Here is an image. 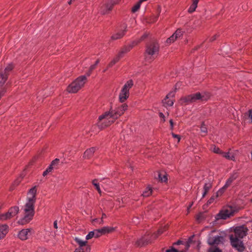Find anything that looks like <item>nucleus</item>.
<instances>
[{"instance_id":"obj_29","label":"nucleus","mask_w":252,"mask_h":252,"mask_svg":"<svg viewBox=\"0 0 252 252\" xmlns=\"http://www.w3.org/2000/svg\"><path fill=\"white\" fill-rule=\"evenodd\" d=\"M184 32L181 29H178L173 34L177 39L183 36Z\"/></svg>"},{"instance_id":"obj_37","label":"nucleus","mask_w":252,"mask_h":252,"mask_svg":"<svg viewBox=\"0 0 252 252\" xmlns=\"http://www.w3.org/2000/svg\"><path fill=\"white\" fill-rule=\"evenodd\" d=\"M159 14H158V15H157L156 16H153L151 17L147 22L150 23H154L157 22Z\"/></svg>"},{"instance_id":"obj_61","label":"nucleus","mask_w":252,"mask_h":252,"mask_svg":"<svg viewBox=\"0 0 252 252\" xmlns=\"http://www.w3.org/2000/svg\"><path fill=\"white\" fill-rule=\"evenodd\" d=\"M68 3H69V4H71V0H70V1L68 2Z\"/></svg>"},{"instance_id":"obj_59","label":"nucleus","mask_w":252,"mask_h":252,"mask_svg":"<svg viewBox=\"0 0 252 252\" xmlns=\"http://www.w3.org/2000/svg\"><path fill=\"white\" fill-rule=\"evenodd\" d=\"M147 0H139V2L141 4L142 2L145 1H147Z\"/></svg>"},{"instance_id":"obj_57","label":"nucleus","mask_w":252,"mask_h":252,"mask_svg":"<svg viewBox=\"0 0 252 252\" xmlns=\"http://www.w3.org/2000/svg\"><path fill=\"white\" fill-rule=\"evenodd\" d=\"M132 47H133V45H132V46L130 47H126V48H124L123 49H126V50H128L129 49V50L128 51V52Z\"/></svg>"},{"instance_id":"obj_23","label":"nucleus","mask_w":252,"mask_h":252,"mask_svg":"<svg viewBox=\"0 0 252 252\" xmlns=\"http://www.w3.org/2000/svg\"><path fill=\"white\" fill-rule=\"evenodd\" d=\"M221 155L227 159L234 161L235 160V155L232 152H222Z\"/></svg>"},{"instance_id":"obj_6","label":"nucleus","mask_w":252,"mask_h":252,"mask_svg":"<svg viewBox=\"0 0 252 252\" xmlns=\"http://www.w3.org/2000/svg\"><path fill=\"white\" fill-rule=\"evenodd\" d=\"M159 45L157 43H152L147 45L145 53V59L149 63L152 62L158 54Z\"/></svg>"},{"instance_id":"obj_50","label":"nucleus","mask_w":252,"mask_h":252,"mask_svg":"<svg viewBox=\"0 0 252 252\" xmlns=\"http://www.w3.org/2000/svg\"><path fill=\"white\" fill-rule=\"evenodd\" d=\"M218 37V34H215L210 38L209 41L212 42V41L215 40Z\"/></svg>"},{"instance_id":"obj_16","label":"nucleus","mask_w":252,"mask_h":252,"mask_svg":"<svg viewBox=\"0 0 252 252\" xmlns=\"http://www.w3.org/2000/svg\"><path fill=\"white\" fill-rule=\"evenodd\" d=\"M128 50L122 49V50L118 53L117 56L115 57L109 63L108 67L113 66L116 63H117L120 59L123 56L124 54L128 52Z\"/></svg>"},{"instance_id":"obj_1","label":"nucleus","mask_w":252,"mask_h":252,"mask_svg":"<svg viewBox=\"0 0 252 252\" xmlns=\"http://www.w3.org/2000/svg\"><path fill=\"white\" fill-rule=\"evenodd\" d=\"M36 187L31 188L27 193V202L24 207V217L18 220V223L24 225L29 223L34 216V205L36 200Z\"/></svg>"},{"instance_id":"obj_45","label":"nucleus","mask_w":252,"mask_h":252,"mask_svg":"<svg viewBox=\"0 0 252 252\" xmlns=\"http://www.w3.org/2000/svg\"><path fill=\"white\" fill-rule=\"evenodd\" d=\"M166 252H186L185 250L179 251L175 249H171L170 250H168L166 251Z\"/></svg>"},{"instance_id":"obj_34","label":"nucleus","mask_w":252,"mask_h":252,"mask_svg":"<svg viewBox=\"0 0 252 252\" xmlns=\"http://www.w3.org/2000/svg\"><path fill=\"white\" fill-rule=\"evenodd\" d=\"M197 6V4L195 3V2H193L192 3V4H191V5L189 6V8L188 9V11L189 13H192L193 12H194L196 7Z\"/></svg>"},{"instance_id":"obj_53","label":"nucleus","mask_w":252,"mask_h":252,"mask_svg":"<svg viewBox=\"0 0 252 252\" xmlns=\"http://www.w3.org/2000/svg\"><path fill=\"white\" fill-rule=\"evenodd\" d=\"M192 204H193L192 203H191L190 205H189V206L188 207L187 215L189 214V210H190V208L191 207Z\"/></svg>"},{"instance_id":"obj_28","label":"nucleus","mask_w":252,"mask_h":252,"mask_svg":"<svg viewBox=\"0 0 252 252\" xmlns=\"http://www.w3.org/2000/svg\"><path fill=\"white\" fill-rule=\"evenodd\" d=\"M99 63V60L98 59L96 61V62L94 64H93L90 66V67L89 68V71L87 73L88 76H89L91 75L93 70H94L96 68L97 65Z\"/></svg>"},{"instance_id":"obj_62","label":"nucleus","mask_w":252,"mask_h":252,"mask_svg":"<svg viewBox=\"0 0 252 252\" xmlns=\"http://www.w3.org/2000/svg\"><path fill=\"white\" fill-rule=\"evenodd\" d=\"M1 207H0V210L1 209Z\"/></svg>"},{"instance_id":"obj_41","label":"nucleus","mask_w":252,"mask_h":252,"mask_svg":"<svg viewBox=\"0 0 252 252\" xmlns=\"http://www.w3.org/2000/svg\"><path fill=\"white\" fill-rule=\"evenodd\" d=\"M201 131L206 134L207 133V128L206 126H205L204 123H203L200 127Z\"/></svg>"},{"instance_id":"obj_42","label":"nucleus","mask_w":252,"mask_h":252,"mask_svg":"<svg viewBox=\"0 0 252 252\" xmlns=\"http://www.w3.org/2000/svg\"><path fill=\"white\" fill-rule=\"evenodd\" d=\"M204 219V215L202 213H200L196 216V219L198 221H201Z\"/></svg>"},{"instance_id":"obj_38","label":"nucleus","mask_w":252,"mask_h":252,"mask_svg":"<svg viewBox=\"0 0 252 252\" xmlns=\"http://www.w3.org/2000/svg\"><path fill=\"white\" fill-rule=\"evenodd\" d=\"M176 40H177V38L174 36L173 34H172L170 37L167 39L166 42L167 44H170L174 42Z\"/></svg>"},{"instance_id":"obj_9","label":"nucleus","mask_w":252,"mask_h":252,"mask_svg":"<svg viewBox=\"0 0 252 252\" xmlns=\"http://www.w3.org/2000/svg\"><path fill=\"white\" fill-rule=\"evenodd\" d=\"M164 231V228H161L159 229L157 233H155L152 235L151 237L149 238L148 236L145 235L142 238L137 240L135 242V245L137 247H142L148 243H150L154 239H156Z\"/></svg>"},{"instance_id":"obj_30","label":"nucleus","mask_w":252,"mask_h":252,"mask_svg":"<svg viewBox=\"0 0 252 252\" xmlns=\"http://www.w3.org/2000/svg\"><path fill=\"white\" fill-rule=\"evenodd\" d=\"M152 192V188L150 187H148L142 193V195L144 197H148L151 195Z\"/></svg>"},{"instance_id":"obj_63","label":"nucleus","mask_w":252,"mask_h":252,"mask_svg":"<svg viewBox=\"0 0 252 252\" xmlns=\"http://www.w3.org/2000/svg\"><path fill=\"white\" fill-rule=\"evenodd\" d=\"M251 202H252V199H251Z\"/></svg>"},{"instance_id":"obj_52","label":"nucleus","mask_w":252,"mask_h":252,"mask_svg":"<svg viewBox=\"0 0 252 252\" xmlns=\"http://www.w3.org/2000/svg\"><path fill=\"white\" fill-rule=\"evenodd\" d=\"M159 116L161 118L163 119V122H164L165 121L164 115L162 113H159Z\"/></svg>"},{"instance_id":"obj_3","label":"nucleus","mask_w":252,"mask_h":252,"mask_svg":"<svg viewBox=\"0 0 252 252\" xmlns=\"http://www.w3.org/2000/svg\"><path fill=\"white\" fill-rule=\"evenodd\" d=\"M209 97L210 95L208 94L196 93L181 97L179 102L182 105L188 104L195 102L197 100L206 101Z\"/></svg>"},{"instance_id":"obj_32","label":"nucleus","mask_w":252,"mask_h":252,"mask_svg":"<svg viewBox=\"0 0 252 252\" xmlns=\"http://www.w3.org/2000/svg\"><path fill=\"white\" fill-rule=\"evenodd\" d=\"M106 218V214H102V217H101V218L100 220H99L98 219H94L93 220V222L95 223V222H97L98 223H99V224H102L103 223V219H105Z\"/></svg>"},{"instance_id":"obj_21","label":"nucleus","mask_w":252,"mask_h":252,"mask_svg":"<svg viewBox=\"0 0 252 252\" xmlns=\"http://www.w3.org/2000/svg\"><path fill=\"white\" fill-rule=\"evenodd\" d=\"M9 227L7 224L0 225V240L4 238L8 232Z\"/></svg>"},{"instance_id":"obj_31","label":"nucleus","mask_w":252,"mask_h":252,"mask_svg":"<svg viewBox=\"0 0 252 252\" xmlns=\"http://www.w3.org/2000/svg\"><path fill=\"white\" fill-rule=\"evenodd\" d=\"M158 178L161 182H166L167 181V176L165 173H159Z\"/></svg>"},{"instance_id":"obj_26","label":"nucleus","mask_w":252,"mask_h":252,"mask_svg":"<svg viewBox=\"0 0 252 252\" xmlns=\"http://www.w3.org/2000/svg\"><path fill=\"white\" fill-rule=\"evenodd\" d=\"M212 187L211 184L210 183H205L203 187V192L202 197H204Z\"/></svg>"},{"instance_id":"obj_56","label":"nucleus","mask_w":252,"mask_h":252,"mask_svg":"<svg viewBox=\"0 0 252 252\" xmlns=\"http://www.w3.org/2000/svg\"><path fill=\"white\" fill-rule=\"evenodd\" d=\"M54 227L55 228L57 229L58 226H57V220H55L54 222Z\"/></svg>"},{"instance_id":"obj_11","label":"nucleus","mask_w":252,"mask_h":252,"mask_svg":"<svg viewBox=\"0 0 252 252\" xmlns=\"http://www.w3.org/2000/svg\"><path fill=\"white\" fill-rule=\"evenodd\" d=\"M234 210L231 206L224 207L216 216V220H225L232 216Z\"/></svg>"},{"instance_id":"obj_36","label":"nucleus","mask_w":252,"mask_h":252,"mask_svg":"<svg viewBox=\"0 0 252 252\" xmlns=\"http://www.w3.org/2000/svg\"><path fill=\"white\" fill-rule=\"evenodd\" d=\"M141 3L138 1L131 8V11L133 13L137 11L140 7Z\"/></svg>"},{"instance_id":"obj_46","label":"nucleus","mask_w":252,"mask_h":252,"mask_svg":"<svg viewBox=\"0 0 252 252\" xmlns=\"http://www.w3.org/2000/svg\"><path fill=\"white\" fill-rule=\"evenodd\" d=\"M6 89L5 88H2L0 90V99H1V98L2 97V96L4 95V94H5V93L6 92Z\"/></svg>"},{"instance_id":"obj_24","label":"nucleus","mask_w":252,"mask_h":252,"mask_svg":"<svg viewBox=\"0 0 252 252\" xmlns=\"http://www.w3.org/2000/svg\"><path fill=\"white\" fill-rule=\"evenodd\" d=\"M99 229L102 235L111 233L115 230V228L114 227L110 226H105Z\"/></svg>"},{"instance_id":"obj_40","label":"nucleus","mask_w":252,"mask_h":252,"mask_svg":"<svg viewBox=\"0 0 252 252\" xmlns=\"http://www.w3.org/2000/svg\"><path fill=\"white\" fill-rule=\"evenodd\" d=\"M94 237V230L90 231L86 236V239L87 240L91 239Z\"/></svg>"},{"instance_id":"obj_17","label":"nucleus","mask_w":252,"mask_h":252,"mask_svg":"<svg viewBox=\"0 0 252 252\" xmlns=\"http://www.w3.org/2000/svg\"><path fill=\"white\" fill-rule=\"evenodd\" d=\"M236 179V177L234 176H231L229 178L225 185L219 190V193L220 194H223L226 189L228 188L232 184V183Z\"/></svg>"},{"instance_id":"obj_19","label":"nucleus","mask_w":252,"mask_h":252,"mask_svg":"<svg viewBox=\"0 0 252 252\" xmlns=\"http://www.w3.org/2000/svg\"><path fill=\"white\" fill-rule=\"evenodd\" d=\"M31 231L30 229H23L19 232L18 237L22 240H26L30 235Z\"/></svg>"},{"instance_id":"obj_47","label":"nucleus","mask_w":252,"mask_h":252,"mask_svg":"<svg viewBox=\"0 0 252 252\" xmlns=\"http://www.w3.org/2000/svg\"><path fill=\"white\" fill-rule=\"evenodd\" d=\"M172 135L173 137H174V138H177V139L178 142H180V139H181V137H180L179 135L176 134H175L174 133H172Z\"/></svg>"},{"instance_id":"obj_8","label":"nucleus","mask_w":252,"mask_h":252,"mask_svg":"<svg viewBox=\"0 0 252 252\" xmlns=\"http://www.w3.org/2000/svg\"><path fill=\"white\" fill-rule=\"evenodd\" d=\"M133 86V82L132 80H129L124 85L119 94V101L123 103L125 102L129 96V90Z\"/></svg>"},{"instance_id":"obj_7","label":"nucleus","mask_w":252,"mask_h":252,"mask_svg":"<svg viewBox=\"0 0 252 252\" xmlns=\"http://www.w3.org/2000/svg\"><path fill=\"white\" fill-rule=\"evenodd\" d=\"M120 0H108L101 3L99 8V13L101 15L109 14L113 7L119 3Z\"/></svg>"},{"instance_id":"obj_44","label":"nucleus","mask_w":252,"mask_h":252,"mask_svg":"<svg viewBox=\"0 0 252 252\" xmlns=\"http://www.w3.org/2000/svg\"><path fill=\"white\" fill-rule=\"evenodd\" d=\"M248 116L249 121L252 123V109L250 110L248 112Z\"/></svg>"},{"instance_id":"obj_51","label":"nucleus","mask_w":252,"mask_h":252,"mask_svg":"<svg viewBox=\"0 0 252 252\" xmlns=\"http://www.w3.org/2000/svg\"><path fill=\"white\" fill-rule=\"evenodd\" d=\"M53 169V166L52 165H50V166L46 169L50 173L51 172Z\"/></svg>"},{"instance_id":"obj_22","label":"nucleus","mask_w":252,"mask_h":252,"mask_svg":"<svg viewBox=\"0 0 252 252\" xmlns=\"http://www.w3.org/2000/svg\"><path fill=\"white\" fill-rule=\"evenodd\" d=\"M8 76L3 73L2 70H0V88H3V86L7 80Z\"/></svg>"},{"instance_id":"obj_25","label":"nucleus","mask_w":252,"mask_h":252,"mask_svg":"<svg viewBox=\"0 0 252 252\" xmlns=\"http://www.w3.org/2000/svg\"><path fill=\"white\" fill-rule=\"evenodd\" d=\"M13 64L12 63H9L4 69L0 68V70H2L3 71V73L6 74L7 76H8L9 73L13 69Z\"/></svg>"},{"instance_id":"obj_60","label":"nucleus","mask_w":252,"mask_h":252,"mask_svg":"<svg viewBox=\"0 0 252 252\" xmlns=\"http://www.w3.org/2000/svg\"><path fill=\"white\" fill-rule=\"evenodd\" d=\"M73 252H79V250H76V249H75V251Z\"/></svg>"},{"instance_id":"obj_55","label":"nucleus","mask_w":252,"mask_h":252,"mask_svg":"<svg viewBox=\"0 0 252 252\" xmlns=\"http://www.w3.org/2000/svg\"><path fill=\"white\" fill-rule=\"evenodd\" d=\"M169 123H170V126H171V129H173V120L171 119L169 121Z\"/></svg>"},{"instance_id":"obj_27","label":"nucleus","mask_w":252,"mask_h":252,"mask_svg":"<svg viewBox=\"0 0 252 252\" xmlns=\"http://www.w3.org/2000/svg\"><path fill=\"white\" fill-rule=\"evenodd\" d=\"M223 194L219 193V190L214 194L208 201L207 203L210 204L214 202V201L219 197L221 196Z\"/></svg>"},{"instance_id":"obj_2","label":"nucleus","mask_w":252,"mask_h":252,"mask_svg":"<svg viewBox=\"0 0 252 252\" xmlns=\"http://www.w3.org/2000/svg\"><path fill=\"white\" fill-rule=\"evenodd\" d=\"M248 229L243 226H237L229 235L230 245L233 248L240 252L245 250L242 239L247 235Z\"/></svg>"},{"instance_id":"obj_5","label":"nucleus","mask_w":252,"mask_h":252,"mask_svg":"<svg viewBox=\"0 0 252 252\" xmlns=\"http://www.w3.org/2000/svg\"><path fill=\"white\" fill-rule=\"evenodd\" d=\"M87 81V78L86 76H80L71 83L67 87L66 90L68 93H76L84 86Z\"/></svg>"},{"instance_id":"obj_13","label":"nucleus","mask_w":252,"mask_h":252,"mask_svg":"<svg viewBox=\"0 0 252 252\" xmlns=\"http://www.w3.org/2000/svg\"><path fill=\"white\" fill-rule=\"evenodd\" d=\"M215 232H216V230H214L209 234L208 243L210 245H218L222 242V237L219 235L214 236L212 235V234Z\"/></svg>"},{"instance_id":"obj_39","label":"nucleus","mask_w":252,"mask_h":252,"mask_svg":"<svg viewBox=\"0 0 252 252\" xmlns=\"http://www.w3.org/2000/svg\"><path fill=\"white\" fill-rule=\"evenodd\" d=\"M94 237L98 238L102 235L100 229H95L94 230Z\"/></svg>"},{"instance_id":"obj_18","label":"nucleus","mask_w":252,"mask_h":252,"mask_svg":"<svg viewBox=\"0 0 252 252\" xmlns=\"http://www.w3.org/2000/svg\"><path fill=\"white\" fill-rule=\"evenodd\" d=\"M126 26L125 25H124L122 29L120 31L118 32L115 33L111 36V38L114 40H117L120 38H121L122 37L124 36L126 33Z\"/></svg>"},{"instance_id":"obj_20","label":"nucleus","mask_w":252,"mask_h":252,"mask_svg":"<svg viewBox=\"0 0 252 252\" xmlns=\"http://www.w3.org/2000/svg\"><path fill=\"white\" fill-rule=\"evenodd\" d=\"M96 150V148L95 147H91L86 150L84 153L83 158L86 159H90L93 156Z\"/></svg>"},{"instance_id":"obj_43","label":"nucleus","mask_w":252,"mask_h":252,"mask_svg":"<svg viewBox=\"0 0 252 252\" xmlns=\"http://www.w3.org/2000/svg\"><path fill=\"white\" fill-rule=\"evenodd\" d=\"M208 252H221V251L219 248H212L209 250Z\"/></svg>"},{"instance_id":"obj_49","label":"nucleus","mask_w":252,"mask_h":252,"mask_svg":"<svg viewBox=\"0 0 252 252\" xmlns=\"http://www.w3.org/2000/svg\"><path fill=\"white\" fill-rule=\"evenodd\" d=\"M59 159L58 158H56L54 160H53L50 165H52V166L57 164L59 163Z\"/></svg>"},{"instance_id":"obj_33","label":"nucleus","mask_w":252,"mask_h":252,"mask_svg":"<svg viewBox=\"0 0 252 252\" xmlns=\"http://www.w3.org/2000/svg\"><path fill=\"white\" fill-rule=\"evenodd\" d=\"M97 181L96 179H94L93 181L92 182V183H93V185L95 187L96 190H97V191L98 192V193L101 194V189H100V188L99 187V184H98L97 183Z\"/></svg>"},{"instance_id":"obj_12","label":"nucleus","mask_w":252,"mask_h":252,"mask_svg":"<svg viewBox=\"0 0 252 252\" xmlns=\"http://www.w3.org/2000/svg\"><path fill=\"white\" fill-rule=\"evenodd\" d=\"M74 240L79 246L76 250H79V252H91L90 246L88 244L87 241H83L78 237H75Z\"/></svg>"},{"instance_id":"obj_35","label":"nucleus","mask_w":252,"mask_h":252,"mask_svg":"<svg viewBox=\"0 0 252 252\" xmlns=\"http://www.w3.org/2000/svg\"><path fill=\"white\" fill-rule=\"evenodd\" d=\"M211 150L214 153H215L216 154H218L221 155V153H222V151L219 149V148L215 145H213L212 146Z\"/></svg>"},{"instance_id":"obj_4","label":"nucleus","mask_w":252,"mask_h":252,"mask_svg":"<svg viewBox=\"0 0 252 252\" xmlns=\"http://www.w3.org/2000/svg\"><path fill=\"white\" fill-rule=\"evenodd\" d=\"M116 120L111 111H106L98 117L97 126L100 129L104 128L112 124Z\"/></svg>"},{"instance_id":"obj_54","label":"nucleus","mask_w":252,"mask_h":252,"mask_svg":"<svg viewBox=\"0 0 252 252\" xmlns=\"http://www.w3.org/2000/svg\"><path fill=\"white\" fill-rule=\"evenodd\" d=\"M49 173V172L48 171V170H47L46 169V170H45V171H44L43 172V174H42V175H43V176H46V175H47Z\"/></svg>"},{"instance_id":"obj_58","label":"nucleus","mask_w":252,"mask_h":252,"mask_svg":"<svg viewBox=\"0 0 252 252\" xmlns=\"http://www.w3.org/2000/svg\"><path fill=\"white\" fill-rule=\"evenodd\" d=\"M192 1L193 2H195L196 4H198V2L199 1V0H192Z\"/></svg>"},{"instance_id":"obj_14","label":"nucleus","mask_w":252,"mask_h":252,"mask_svg":"<svg viewBox=\"0 0 252 252\" xmlns=\"http://www.w3.org/2000/svg\"><path fill=\"white\" fill-rule=\"evenodd\" d=\"M128 106L126 103H124L117 107L115 110L111 111L114 116L117 119L121 116L123 115L127 109Z\"/></svg>"},{"instance_id":"obj_48","label":"nucleus","mask_w":252,"mask_h":252,"mask_svg":"<svg viewBox=\"0 0 252 252\" xmlns=\"http://www.w3.org/2000/svg\"><path fill=\"white\" fill-rule=\"evenodd\" d=\"M21 180H22L21 178H18L17 180H16L14 181V182L13 183V185L16 186H18L20 184V183L21 182Z\"/></svg>"},{"instance_id":"obj_10","label":"nucleus","mask_w":252,"mask_h":252,"mask_svg":"<svg viewBox=\"0 0 252 252\" xmlns=\"http://www.w3.org/2000/svg\"><path fill=\"white\" fill-rule=\"evenodd\" d=\"M19 211V207L15 206L9 209L5 213L0 214V220L5 221L16 216Z\"/></svg>"},{"instance_id":"obj_15","label":"nucleus","mask_w":252,"mask_h":252,"mask_svg":"<svg viewBox=\"0 0 252 252\" xmlns=\"http://www.w3.org/2000/svg\"><path fill=\"white\" fill-rule=\"evenodd\" d=\"M175 93L173 92H170L166 97L163 100L162 102L165 107L171 106L173 105L174 99L173 98L174 97Z\"/></svg>"}]
</instances>
